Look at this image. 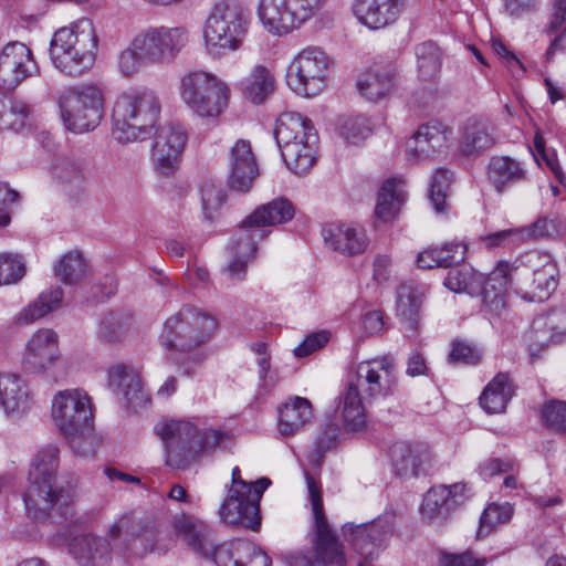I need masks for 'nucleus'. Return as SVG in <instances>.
Listing matches in <instances>:
<instances>
[{
	"label": "nucleus",
	"mask_w": 566,
	"mask_h": 566,
	"mask_svg": "<svg viewBox=\"0 0 566 566\" xmlns=\"http://www.w3.org/2000/svg\"><path fill=\"white\" fill-rule=\"evenodd\" d=\"M397 379L394 361L384 356L356 365L349 376L347 389L339 397V409L347 430L359 431L366 426L365 398L387 396L392 392Z\"/></svg>",
	"instance_id": "nucleus-1"
},
{
	"label": "nucleus",
	"mask_w": 566,
	"mask_h": 566,
	"mask_svg": "<svg viewBox=\"0 0 566 566\" xmlns=\"http://www.w3.org/2000/svg\"><path fill=\"white\" fill-rule=\"evenodd\" d=\"M57 467L59 449L55 446L40 450L31 463L23 500L27 511L34 518L48 517L52 510L61 515L67 513L73 496L70 491L56 485Z\"/></svg>",
	"instance_id": "nucleus-2"
},
{
	"label": "nucleus",
	"mask_w": 566,
	"mask_h": 566,
	"mask_svg": "<svg viewBox=\"0 0 566 566\" xmlns=\"http://www.w3.org/2000/svg\"><path fill=\"white\" fill-rule=\"evenodd\" d=\"M161 104L151 91H132L119 95L112 112V135L120 144L147 139L159 118Z\"/></svg>",
	"instance_id": "nucleus-3"
},
{
	"label": "nucleus",
	"mask_w": 566,
	"mask_h": 566,
	"mask_svg": "<svg viewBox=\"0 0 566 566\" xmlns=\"http://www.w3.org/2000/svg\"><path fill=\"white\" fill-rule=\"evenodd\" d=\"M98 46V38L93 22L81 19L70 27L55 31L50 56L54 66L62 73L80 76L92 69Z\"/></svg>",
	"instance_id": "nucleus-4"
},
{
	"label": "nucleus",
	"mask_w": 566,
	"mask_h": 566,
	"mask_svg": "<svg viewBox=\"0 0 566 566\" xmlns=\"http://www.w3.org/2000/svg\"><path fill=\"white\" fill-rule=\"evenodd\" d=\"M156 432L166 444V463L174 469L187 468L199 453L216 449L224 439L220 430L199 432L192 423L182 420L164 421Z\"/></svg>",
	"instance_id": "nucleus-5"
},
{
	"label": "nucleus",
	"mask_w": 566,
	"mask_h": 566,
	"mask_svg": "<svg viewBox=\"0 0 566 566\" xmlns=\"http://www.w3.org/2000/svg\"><path fill=\"white\" fill-rule=\"evenodd\" d=\"M176 534L187 546L205 558H212L217 566H242L243 558L253 552L248 541H233L216 545L213 531L202 522L180 516L175 522Z\"/></svg>",
	"instance_id": "nucleus-6"
},
{
	"label": "nucleus",
	"mask_w": 566,
	"mask_h": 566,
	"mask_svg": "<svg viewBox=\"0 0 566 566\" xmlns=\"http://www.w3.org/2000/svg\"><path fill=\"white\" fill-rule=\"evenodd\" d=\"M180 96L190 111L202 118H218L228 107L231 90L212 73L190 71L180 80Z\"/></svg>",
	"instance_id": "nucleus-7"
},
{
	"label": "nucleus",
	"mask_w": 566,
	"mask_h": 566,
	"mask_svg": "<svg viewBox=\"0 0 566 566\" xmlns=\"http://www.w3.org/2000/svg\"><path fill=\"white\" fill-rule=\"evenodd\" d=\"M248 32V18L241 7L228 1L216 3L209 12L202 34L209 53L237 51Z\"/></svg>",
	"instance_id": "nucleus-8"
},
{
	"label": "nucleus",
	"mask_w": 566,
	"mask_h": 566,
	"mask_svg": "<svg viewBox=\"0 0 566 566\" xmlns=\"http://www.w3.org/2000/svg\"><path fill=\"white\" fill-rule=\"evenodd\" d=\"M305 479L314 520L316 558L302 555L294 559L292 566H326V564L344 566L343 546L324 513L321 485L308 472H305Z\"/></svg>",
	"instance_id": "nucleus-9"
},
{
	"label": "nucleus",
	"mask_w": 566,
	"mask_h": 566,
	"mask_svg": "<svg viewBox=\"0 0 566 566\" xmlns=\"http://www.w3.org/2000/svg\"><path fill=\"white\" fill-rule=\"evenodd\" d=\"M216 328L212 316L187 305L167 318L160 339L168 349L191 352L205 344Z\"/></svg>",
	"instance_id": "nucleus-10"
},
{
	"label": "nucleus",
	"mask_w": 566,
	"mask_h": 566,
	"mask_svg": "<svg viewBox=\"0 0 566 566\" xmlns=\"http://www.w3.org/2000/svg\"><path fill=\"white\" fill-rule=\"evenodd\" d=\"M59 104L66 128L84 133L94 129L103 118L104 93L96 84H83L63 92Z\"/></svg>",
	"instance_id": "nucleus-11"
},
{
	"label": "nucleus",
	"mask_w": 566,
	"mask_h": 566,
	"mask_svg": "<svg viewBox=\"0 0 566 566\" xmlns=\"http://www.w3.org/2000/svg\"><path fill=\"white\" fill-rule=\"evenodd\" d=\"M51 415L59 431L74 443L80 438H91L93 409L83 389L57 391L52 399Z\"/></svg>",
	"instance_id": "nucleus-12"
},
{
	"label": "nucleus",
	"mask_w": 566,
	"mask_h": 566,
	"mask_svg": "<svg viewBox=\"0 0 566 566\" xmlns=\"http://www.w3.org/2000/svg\"><path fill=\"white\" fill-rule=\"evenodd\" d=\"M325 3L326 0H260L258 15L270 33L285 35L318 15Z\"/></svg>",
	"instance_id": "nucleus-13"
},
{
	"label": "nucleus",
	"mask_w": 566,
	"mask_h": 566,
	"mask_svg": "<svg viewBox=\"0 0 566 566\" xmlns=\"http://www.w3.org/2000/svg\"><path fill=\"white\" fill-rule=\"evenodd\" d=\"M331 59L317 46H307L292 61L287 84L298 95L315 96L326 85Z\"/></svg>",
	"instance_id": "nucleus-14"
},
{
	"label": "nucleus",
	"mask_w": 566,
	"mask_h": 566,
	"mask_svg": "<svg viewBox=\"0 0 566 566\" xmlns=\"http://www.w3.org/2000/svg\"><path fill=\"white\" fill-rule=\"evenodd\" d=\"M115 552L125 558L144 557L157 545L156 528L133 514L119 515L107 528Z\"/></svg>",
	"instance_id": "nucleus-15"
},
{
	"label": "nucleus",
	"mask_w": 566,
	"mask_h": 566,
	"mask_svg": "<svg viewBox=\"0 0 566 566\" xmlns=\"http://www.w3.org/2000/svg\"><path fill=\"white\" fill-rule=\"evenodd\" d=\"M271 480L261 478L254 482V489L228 491L219 514L223 522L245 530L258 531L261 526L260 501Z\"/></svg>",
	"instance_id": "nucleus-16"
},
{
	"label": "nucleus",
	"mask_w": 566,
	"mask_h": 566,
	"mask_svg": "<svg viewBox=\"0 0 566 566\" xmlns=\"http://www.w3.org/2000/svg\"><path fill=\"white\" fill-rule=\"evenodd\" d=\"M136 48L149 64L170 62L188 42L184 28H151L138 33L134 39Z\"/></svg>",
	"instance_id": "nucleus-17"
},
{
	"label": "nucleus",
	"mask_w": 566,
	"mask_h": 566,
	"mask_svg": "<svg viewBox=\"0 0 566 566\" xmlns=\"http://www.w3.org/2000/svg\"><path fill=\"white\" fill-rule=\"evenodd\" d=\"M187 143L185 129L175 124L160 126L153 145V160L161 176H172L179 167L181 154Z\"/></svg>",
	"instance_id": "nucleus-18"
},
{
	"label": "nucleus",
	"mask_w": 566,
	"mask_h": 566,
	"mask_svg": "<svg viewBox=\"0 0 566 566\" xmlns=\"http://www.w3.org/2000/svg\"><path fill=\"white\" fill-rule=\"evenodd\" d=\"M38 72L31 50L21 42L8 43L0 54V83L7 90L17 87Z\"/></svg>",
	"instance_id": "nucleus-19"
},
{
	"label": "nucleus",
	"mask_w": 566,
	"mask_h": 566,
	"mask_svg": "<svg viewBox=\"0 0 566 566\" xmlns=\"http://www.w3.org/2000/svg\"><path fill=\"white\" fill-rule=\"evenodd\" d=\"M229 186L231 189L247 192L259 175L255 156L249 140L238 139L229 153Z\"/></svg>",
	"instance_id": "nucleus-20"
},
{
	"label": "nucleus",
	"mask_w": 566,
	"mask_h": 566,
	"mask_svg": "<svg viewBox=\"0 0 566 566\" xmlns=\"http://www.w3.org/2000/svg\"><path fill=\"white\" fill-rule=\"evenodd\" d=\"M407 0H355L353 11L357 20L371 30L394 24Z\"/></svg>",
	"instance_id": "nucleus-21"
},
{
	"label": "nucleus",
	"mask_w": 566,
	"mask_h": 566,
	"mask_svg": "<svg viewBox=\"0 0 566 566\" xmlns=\"http://www.w3.org/2000/svg\"><path fill=\"white\" fill-rule=\"evenodd\" d=\"M389 454L395 474L405 479L418 476L431 459L429 448L419 442H397Z\"/></svg>",
	"instance_id": "nucleus-22"
},
{
	"label": "nucleus",
	"mask_w": 566,
	"mask_h": 566,
	"mask_svg": "<svg viewBox=\"0 0 566 566\" xmlns=\"http://www.w3.org/2000/svg\"><path fill=\"white\" fill-rule=\"evenodd\" d=\"M108 386L133 409L144 407L149 400L143 389L139 374L132 366L119 364L109 368Z\"/></svg>",
	"instance_id": "nucleus-23"
},
{
	"label": "nucleus",
	"mask_w": 566,
	"mask_h": 566,
	"mask_svg": "<svg viewBox=\"0 0 566 566\" xmlns=\"http://www.w3.org/2000/svg\"><path fill=\"white\" fill-rule=\"evenodd\" d=\"M57 358V335L54 331L44 328L34 333L29 340L23 364L28 370L40 373L51 367Z\"/></svg>",
	"instance_id": "nucleus-24"
},
{
	"label": "nucleus",
	"mask_w": 566,
	"mask_h": 566,
	"mask_svg": "<svg viewBox=\"0 0 566 566\" xmlns=\"http://www.w3.org/2000/svg\"><path fill=\"white\" fill-rule=\"evenodd\" d=\"M294 217V208L292 203L284 198H276L266 205L256 208L241 223V230L259 231L260 237L263 232L262 227H272L290 221Z\"/></svg>",
	"instance_id": "nucleus-25"
},
{
	"label": "nucleus",
	"mask_w": 566,
	"mask_h": 566,
	"mask_svg": "<svg viewBox=\"0 0 566 566\" xmlns=\"http://www.w3.org/2000/svg\"><path fill=\"white\" fill-rule=\"evenodd\" d=\"M325 243L333 250L347 255L363 253L368 244L367 237L363 229L350 224H329L323 229Z\"/></svg>",
	"instance_id": "nucleus-26"
},
{
	"label": "nucleus",
	"mask_w": 566,
	"mask_h": 566,
	"mask_svg": "<svg viewBox=\"0 0 566 566\" xmlns=\"http://www.w3.org/2000/svg\"><path fill=\"white\" fill-rule=\"evenodd\" d=\"M511 276L510 263L500 262L486 279L483 277L482 301L490 312L500 314L505 308Z\"/></svg>",
	"instance_id": "nucleus-27"
},
{
	"label": "nucleus",
	"mask_w": 566,
	"mask_h": 566,
	"mask_svg": "<svg viewBox=\"0 0 566 566\" xmlns=\"http://www.w3.org/2000/svg\"><path fill=\"white\" fill-rule=\"evenodd\" d=\"M313 419V407L308 399L294 397L279 409V432L291 437L301 431Z\"/></svg>",
	"instance_id": "nucleus-28"
},
{
	"label": "nucleus",
	"mask_w": 566,
	"mask_h": 566,
	"mask_svg": "<svg viewBox=\"0 0 566 566\" xmlns=\"http://www.w3.org/2000/svg\"><path fill=\"white\" fill-rule=\"evenodd\" d=\"M515 394L514 385L506 373H499L486 385L480 396V406L488 413H501Z\"/></svg>",
	"instance_id": "nucleus-29"
},
{
	"label": "nucleus",
	"mask_w": 566,
	"mask_h": 566,
	"mask_svg": "<svg viewBox=\"0 0 566 566\" xmlns=\"http://www.w3.org/2000/svg\"><path fill=\"white\" fill-rule=\"evenodd\" d=\"M279 147L294 142L308 140L310 135L317 134L311 119L294 112L280 115L274 130Z\"/></svg>",
	"instance_id": "nucleus-30"
},
{
	"label": "nucleus",
	"mask_w": 566,
	"mask_h": 566,
	"mask_svg": "<svg viewBox=\"0 0 566 566\" xmlns=\"http://www.w3.org/2000/svg\"><path fill=\"white\" fill-rule=\"evenodd\" d=\"M259 231L241 230L238 238L230 245L231 261L224 271L232 279H241L247 271L248 263L254 259L256 251L255 237H260Z\"/></svg>",
	"instance_id": "nucleus-31"
},
{
	"label": "nucleus",
	"mask_w": 566,
	"mask_h": 566,
	"mask_svg": "<svg viewBox=\"0 0 566 566\" xmlns=\"http://www.w3.org/2000/svg\"><path fill=\"white\" fill-rule=\"evenodd\" d=\"M459 504L452 496V490L446 485L431 488L424 495L421 514L430 523H442Z\"/></svg>",
	"instance_id": "nucleus-32"
},
{
	"label": "nucleus",
	"mask_w": 566,
	"mask_h": 566,
	"mask_svg": "<svg viewBox=\"0 0 566 566\" xmlns=\"http://www.w3.org/2000/svg\"><path fill=\"white\" fill-rule=\"evenodd\" d=\"M317 140V134H312L308 140H300L280 146L286 166L295 174L307 172L316 160Z\"/></svg>",
	"instance_id": "nucleus-33"
},
{
	"label": "nucleus",
	"mask_w": 566,
	"mask_h": 566,
	"mask_svg": "<svg viewBox=\"0 0 566 566\" xmlns=\"http://www.w3.org/2000/svg\"><path fill=\"white\" fill-rule=\"evenodd\" d=\"M424 292L419 285L403 283L397 291V312L407 328L418 331L420 308L423 302Z\"/></svg>",
	"instance_id": "nucleus-34"
},
{
	"label": "nucleus",
	"mask_w": 566,
	"mask_h": 566,
	"mask_svg": "<svg viewBox=\"0 0 566 566\" xmlns=\"http://www.w3.org/2000/svg\"><path fill=\"white\" fill-rule=\"evenodd\" d=\"M275 78L272 72L262 64H256L240 82L243 96L253 104H262L274 91Z\"/></svg>",
	"instance_id": "nucleus-35"
},
{
	"label": "nucleus",
	"mask_w": 566,
	"mask_h": 566,
	"mask_svg": "<svg viewBox=\"0 0 566 566\" xmlns=\"http://www.w3.org/2000/svg\"><path fill=\"white\" fill-rule=\"evenodd\" d=\"M0 403L9 415H19L30 407L29 391L17 375H0Z\"/></svg>",
	"instance_id": "nucleus-36"
},
{
	"label": "nucleus",
	"mask_w": 566,
	"mask_h": 566,
	"mask_svg": "<svg viewBox=\"0 0 566 566\" xmlns=\"http://www.w3.org/2000/svg\"><path fill=\"white\" fill-rule=\"evenodd\" d=\"M496 143L494 127L485 122L469 123L464 129L460 149L465 156L478 155Z\"/></svg>",
	"instance_id": "nucleus-37"
},
{
	"label": "nucleus",
	"mask_w": 566,
	"mask_h": 566,
	"mask_svg": "<svg viewBox=\"0 0 566 566\" xmlns=\"http://www.w3.org/2000/svg\"><path fill=\"white\" fill-rule=\"evenodd\" d=\"M465 249L460 244L447 243L441 248L427 249L417 255L419 269L449 268L464 260Z\"/></svg>",
	"instance_id": "nucleus-38"
},
{
	"label": "nucleus",
	"mask_w": 566,
	"mask_h": 566,
	"mask_svg": "<svg viewBox=\"0 0 566 566\" xmlns=\"http://www.w3.org/2000/svg\"><path fill=\"white\" fill-rule=\"evenodd\" d=\"M133 326V318L123 312H111L99 322L97 337L105 344L123 343Z\"/></svg>",
	"instance_id": "nucleus-39"
},
{
	"label": "nucleus",
	"mask_w": 566,
	"mask_h": 566,
	"mask_svg": "<svg viewBox=\"0 0 566 566\" xmlns=\"http://www.w3.org/2000/svg\"><path fill=\"white\" fill-rule=\"evenodd\" d=\"M489 178L495 189L502 192L507 186L525 178L521 164L510 157H494L489 165Z\"/></svg>",
	"instance_id": "nucleus-40"
},
{
	"label": "nucleus",
	"mask_w": 566,
	"mask_h": 566,
	"mask_svg": "<svg viewBox=\"0 0 566 566\" xmlns=\"http://www.w3.org/2000/svg\"><path fill=\"white\" fill-rule=\"evenodd\" d=\"M63 300V290L55 287L50 291L42 292L38 300L25 306L15 316L18 324H31L48 313L60 307Z\"/></svg>",
	"instance_id": "nucleus-41"
},
{
	"label": "nucleus",
	"mask_w": 566,
	"mask_h": 566,
	"mask_svg": "<svg viewBox=\"0 0 566 566\" xmlns=\"http://www.w3.org/2000/svg\"><path fill=\"white\" fill-rule=\"evenodd\" d=\"M395 74L387 69L370 70L357 83L359 92L369 101L377 102L394 86Z\"/></svg>",
	"instance_id": "nucleus-42"
},
{
	"label": "nucleus",
	"mask_w": 566,
	"mask_h": 566,
	"mask_svg": "<svg viewBox=\"0 0 566 566\" xmlns=\"http://www.w3.org/2000/svg\"><path fill=\"white\" fill-rule=\"evenodd\" d=\"M55 177L69 196L77 198L84 193L86 176L78 163L71 159L61 160L55 167Z\"/></svg>",
	"instance_id": "nucleus-43"
},
{
	"label": "nucleus",
	"mask_w": 566,
	"mask_h": 566,
	"mask_svg": "<svg viewBox=\"0 0 566 566\" xmlns=\"http://www.w3.org/2000/svg\"><path fill=\"white\" fill-rule=\"evenodd\" d=\"M419 76L424 81L437 77L441 67V52L436 43L426 41L415 49Z\"/></svg>",
	"instance_id": "nucleus-44"
},
{
	"label": "nucleus",
	"mask_w": 566,
	"mask_h": 566,
	"mask_svg": "<svg viewBox=\"0 0 566 566\" xmlns=\"http://www.w3.org/2000/svg\"><path fill=\"white\" fill-rule=\"evenodd\" d=\"M483 282V275L475 272L469 265L451 269L446 279L444 285L457 293L465 292L475 294L479 292Z\"/></svg>",
	"instance_id": "nucleus-45"
},
{
	"label": "nucleus",
	"mask_w": 566,
	"mask_h": 566,
	"mask_svg": "<svg viewBox=\"0 0 566 566\" xmlns=\"http://www.w3.org/2000/svg\"><path fill=\"white\" fill-rule=\"evenodd\" d=\"M402 193L398 189L396 179L387 180L379 192L375 214L381 221H389L398 213L401 202Z\"/></svg>",
	"instance_id": "nucleus-46"
},
{
	"label": "nucleus",
	"mask_w": 566,
	"mask_h": 566,
	"mask_svg": "<svg viewBox=\"0 0 566 566\" xmlns=\"http://www.w3.org/2000/svg\"><path fill=\"white\" fill-rule=\"evenodd\" d=\"M29 113V106L24 102L0 97V129H21Z\"/></svg>",
	"instance_id": "nucleus-47"
},
{
	"label": "nucleus",
	"mask_w": 566,
	"mask_h": 566,
	"mask_svg": "<svg viewBox=\"0 0 566 566\" xmlns=\"http://www.w3.org/2000/svg\"><path fill=\"white\" fill-rule=\"evenodd\" d=\"M558 268L557 264L546 266L542 272L530 277V282L526 283L528 287L527 293L532 301L542 302L552 294L557 287Z\"/></svg>",
	"instance_id": "nucleus-48"
},
{
	"label": "nucleus",
	"mask_w": 566,
	"mask_h": 566,
	"mask_svg": "<svg viewBox=\"0 0 566 566\" xmlns=\"http://www.w3.org/2000/svg\"><path fill=\"white\" fill-rule=\"evenodd\" d=\"M54 271L62 282L73 284L86 275V263L80 252H69L59 261Z\"/></svg>",
	"instance_id": "nucleus-49"
},
{
	"label": "nucleus",
	"mask_w": 566,
	"mask_h": 566,
	"mask_svg": "<svg viewBox=\"0 0 566 566\" xmlns=\"http://www.w3.org/2000/svg\"><path fill=\"white\" fill-rule=\"evenodd\" d=\"M555 264L551 254L532 250L521 254L511 265V273L521 272V274L530 275V277L542 272L547 265Z\"/></svg>",
	"instance_id": "nucleus-50"
},
{
	"label": "nucleus",
	"mask_w": 566,
	"mask_h": 566,
	"mask_svg": "<svg viewBox=\"0 0 566 566\" xmlns=\"http://www.w3.org/2000/svg\"><path fill=\"white\" fill-rule=\"evenodd\" d=\"M513 514V507L510 504H490L483 512L480 520L479 536L488 535L494 527L507 523Z\"/></svg>",
	"instance_id": "nucleus-51"
},
{
	"label": "nucleus",
	"mask_w": 566,
	"mask_h": 566,
	"mask_svg": "<svg viewBox=\"0 0 566 566\" xmlns=\"http://www.w3.org/2000/svg\"><path fill=\"white\" fill-rule=\"evenodd\" d=\"M392 531V518H377L371 523L358 524V533L368 536L374 549L385 544L391 537Z\"/></svg>",
	"instance_id": "nucleus-52"
},
{
	"label": "nucleus",
	"mask_w": 566,
	"mask_h": 566,
	"mask_svg": "<svg viewBox=\"0 0 566 566\" xmlns=\"http://www.w3.org/2000/svg\"><path fill=\"white\" fill-rule=\"evenodd\" d=\"M339 133L349 144L357 145L370 134L368 119L364 116L344 117L339 123Z\"/></svg>",
	"instance_id": "nucleus-53"
},
{
	"label": "nucleus",
	"mask_w": 566,
	"mask_h": 566,
	"mask_svg": "<svg viewBox=\"0 0 566 566\" xmlns=\"http://www.w3.org/2000/svg\"><path fill=\"white\" fill-rule=\"evenodd\" d=\"M201 200L206 218L212 220L213 213L226 201V191L220 184H216L213 180H206L201 186Z\"/></svg>",
	"instance_id": "nucleus-54"
},
{
	"label": "nucleus",
	"mask_w": 566,
	"mask_h": 566,
	"mask_svg": "<svg viewBox=\"0 0 566 566\" xmlns=\"http://www.w3.org/2000/svg\"><path fill=\"white\" fill-rule=\"evenodd\" d=\"M24 274L25 264L20 255L0 253V285L17 283Z\"/></svg>",
	"instance_id": "nucleus-55"
},
{
	"label": "nucleus",
	"mask_w": 566,
	"mask_h": 566,
	"mask_svg": "<svg viewBox=\"0 0 566 566\" xmlns=\"http://www.w3.org/2000/svg\"><path fill=\"white\" fill-rule=\"evenodd\" d=\"M544 424L557 433H566V402L552 400L541 411Z\"/></svg>",
	"instance_id": "nucleus-56"
},
{
	"label": "nucleus",
	"mask_w": 566,
	"mask_h": 566,
	"mask_svg": "<svg viewBox=\"0 0 566 566\" xmlns=\"http://www.w3.org/2000/svg\"><path fill=\"white\" fill-rule=\"evenodd\" d=\"M452 175L446 169H438L432 177L429 199L437 212L446 210L447 192L451 185Z\"/></svg>",
	"instance_id": "nucleus-57"
},
{
	"label": "nucleus",
	"mask_w": 566,
	"mask_h": 566,
	"mask_svg": "<svg viewBox=\"0 0 566 566\" xmlns=\"http://www.w3.org/2000/svg\"><path fill=\"white\" fill-rule=\"evenodd\" d=\"M533 332L535 334L547 328L552 333V337L566 334V311L553 310L548 313L536 317L533 322Z\"/></svg>",
	"instance_id": "nucleus-58"
},
{
	"label": "nucleus",
	"mask_w": 566,
	"mask_h": 566,
	"mask_svg": "<svg viewBox=\"0 0 566 566\" xmlns=\"http://www.w3.org/2000/svg\"><path fill=\"white\" fill-rule=\"evenodd\" d=\"M419 135L429 145L444 150L448 147L452 129L441 122H429L418 127Z\"/></svg>",
	"instance_id": "nucleus-59"
},
{
	"label": "nucleus",
	"mask_w": 566,
	"mask_h": 566,
	"mask_svg": "<svg viewBox=\"0 0 566 566\" xmlns=\"http://www.w3.org/2000/svg\"><path fill=\"white\" fill-rule=\"evenodd\" d=\"M147 63L142 56L139 51L134 48V40L119 52L117 59V66L120 74L125 77H133L142 70V66Z\"/></svg>",
	"instance_id": "nucleus-60"
},
{
	"label": "nucleus",
	"mask_w": 566,
	"mask_h": 566,
	"mask_svg": "<svg viewBox=\"0 0 566 566\" xmlns=\"http://www.w3.org/2000/svg\"><path fill=\"white\" fill-rule=\"evenodd\" d=\"M554 229L553 222L547 218H538L527 227L515 228L520 243L551 235Z\"/></svg>",
	"instance_id": "nucleus-61"
},
{
	"label": "nucleus",
	"mask_w": 566,
	"mask_h": 566,
	"mask_svg": "<svg viewBox=\"0 0 566 566\" xmlns=\"http://www.w3.org/2000/svg\"><path fill=\"white\" fill-rule=\"evenodd\" d=\"M443 151L433 145H429L424 138L419 135L418 129L407 142V155L409 159L426 160L432 158L436 154Z\"/></svg>",
	"instance_id": "nucleus-62"
},
{
	"label": "nucleus",
	"mask_w": 566,
	"mask_h": 566,
	"mask_svg": "<svg viewBox=\"0 0 566 566\" xmlns=\"http://www.w3.org/2000/svg\"><path fill=\"white\" fill-rule=\"evenodd\" d=\"M448 359L452 364L475 365L480 363L481 354L478 349L465 343L453 342Z\"/></svg>",
	"instance_id": "nucleus-63"
},
{
	"label": "nucleus",
	"mask_w": 566,
	"mask_h": 566,
	"mask_svg": "<svg viewBox=\"0 0 566 566\" xmlns=\"http://www.w3.org/2000/svg\"><path fill=\"white\" fill-rule=\"evenodd\" d=\"M486 559L476 557L472 551L460 554L443 553L441 566H485Z\"/></svg>",
	"instance_id": "nucleus-64"
}]
</instances>
